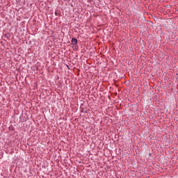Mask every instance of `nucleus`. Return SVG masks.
Wrapping results in <instances>:
<instances>
[{
	"mask_svg": "<svg viewBox=\"0 0 178 178\" xmlns=\"http://www.w3.org/2000/svg\"><path fill=\"white\" fill-rule=\"evenodd\" d=\"M72 43L73 44V45H77V39L72 38Z\"/></svg>",
	"mask_w": 178,
	"mask_h": 178,
	"instance_id": "nucleus-1",
	"label": "nucleus"
},
{
	"mask_svg": "<svg viewBox=\"0 0 178 178\" xmlns=\"http://www.w3.org/2000/svg\"><path fill=\"white\" fill-rule=\"evenodd\" d=\"M20 11H21L20 10H18V12H20Z\"/></svg>",
	"mask_w": 178,
	"mask_h": 178,
	"instance_id": "nucleus-2",
	"label": "nucleus"
}]
</instances>
